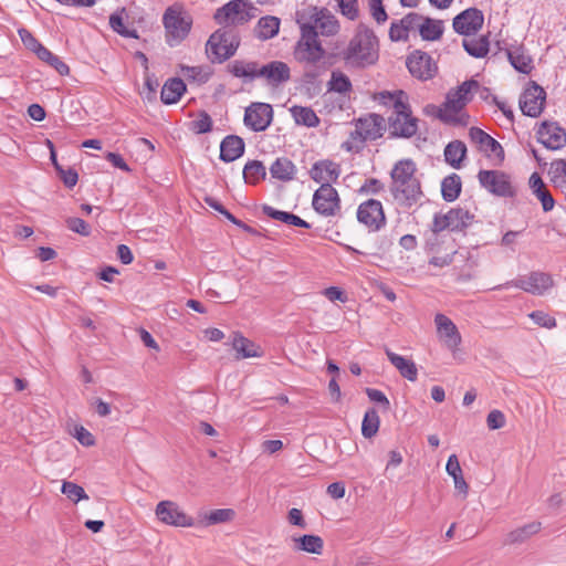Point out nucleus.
<instances>
[{
  "mask_svg": "<svg viewBox=\"0 0 566 566\" xmlns=\"http://www.w3.org/2000/svg\"><path fill=\"white\" fill-rule=\"evenodd\" d=\"M239 44L240 40L233 30L219 29L210 35L206 51L212 61L222 62L235 53Z\"/></svg>",
  "mask_w": 566,
  "mask_h": 566,
  "instance_id": "0eeeda50",
  "label": "nucleus"
},
{
  "mask_svg": "<svg viewBox=\"0 0 566 566\" xmlns=\"http://www.w3.org/2000/svg\"><path fill=\"white\" fill-rule=\"evenodd\" d=\"M465 156L467 146L461 140H452L444 148V159L454 169L461 168Z\"/></svg>",
  "mask_w": 566,
  "mask_h": 566,
  "instance_id": "f704fd0d",
  "label": "nucleus"
},
{
  "mask_svg": "<svg viewBox=\"0 0 566 566\" xmlns=\"http://www.w3.org/2000/svg\"><path fill=\"white\" fill-rule=\"evenodd\" d=\"M258 8L248 0H231L217 9L213 18L220 25H242L256 17Z\"/></svg>",
  "mask_w": 566,
  "mask_h": 566,
  "instance_id": "423d86ee",
  "label": "nucleus"
},
{
  "mask_svg": "<svg viewBox=\"0 0 566 566\" xmlns=\"http://www.w3.org/2000/svg\"><path fill=\"white\" fill-rule=\"evenodd\" d=\"M537 138L552 150L560 149L566 145V132L555 122H543L537 129Z\"/></svg>",
  "mask_w": 566,
  "mask_h": 566,
  "instance_id": "aec40b11",
  "label": "nucleus"
},
{
  "mask_svg": "<svg viewBox=\"0 0 566 566\" xmlns=\"http://www.w3.org/2000/svg\"><path fill=\"white\" fill-rule=\"evenodd\" d=\"M389 38L394 42L406 41L408 39V33L405 31L400 21L391 22Z\"/></svg>",
  "mask_w": 566,
  "mask_h": 566,
  "instance_id": "338daca9",
  "label": "nucleus"
},
{
  "mask_svg": "<svg viewBox=\"0 0 566 566\" xmlns=\"http://www.w3.org/2000/svg\"><path fill=\"white\" fill-rule=\"evenodd\" d=\"M451 231H461L474 221V214L464 208H453L448 211Z\"/></svg>",
  "mask_w": 566,
  "mask_h": 566,
  "instance_id": "ea45409f",
  "label": "nucleus"
},
{
  "mask_svg": "<svg viewBox=\"0 0 566 566\" xmlns=\"http://www.w3.org/2000/svg\"><path fill=\"white\" fill-rule=\"evenodd\" d=\"M528 317L541 327L551 329L556 326V319L543 311H533L528 314Z\"/></svg>",
  "mask_w": 566,
  "mask_h": 566,
  "instance_id": "5fc2aeb1",
  "label": "nucleus"
},
{
  "mask_svg": "<svg viewBox=\"0 0 566 566\" xmlns=\"http://www.w3.org/2000/svg\"><path fill=\"white\" fill-rule=\"evenodd\" d=\"M61 492L74 503H77L82 500H88V495L86 494L85 490L74 482L64 481L62 483Z\"/></svg>",
  "mask_w": 566,
  "mask_h": 566,
  "instance_id": "3c124183",
  "label": "nucleus"
},
{
  "mask_svg": "<svg viewBox=\"0 0 566 566\" xmlns=\"http://www.w3.org/2000/svg\"><path fill=\"white\" fill-rule=\"evenodd\" d=\"M340 166L329 159L318 160L316 161L311 170V178L317 182L323 185L324 182L332 185L335 182L340 175Z\"/></svg>",
  "mask_w": 566,
  "mask_h": 566,
  "instance_id": "b1692460",
  "label": "nucleus"
},
{
  "mask_svg": "<svg viewBox=\"0 0 566 566\" xmlns=\"http://www.w3.org/2000/svg\"><path fill=\"white\" fill-rule=\"evenodd\" d=\"M243 178L247 184L255 185L266 176L265 166L259 160H250L243 168Z\"/></svg>",
  "mask_w": 566,
  "mask_h": 566,
  "instance_id": "a18cd8bd",
  "label": "nucleus"
},
{
  "mask_svg": "<svg viewBox=\"0 0 566 566\" xmlns=\"http://www.w3.org/2000/svg\"><path fill=\"white\" fill-rule=\"evenodd\" d=\"M328 91L346 94L352 91V82L349 77L340 71H333L328 81Z\"/></svg>",
  "mask_w": 566,
  "mask_h": 566,
  "instance_id": "09e8293b",
  "label": "nucleus"
},
{
  "mask_svg": "<svg viewBox=\"0 0 566 566\" xmlns=\"http://www.w3.org/2000/svg\"><path fill=\"white\" fill-rule=\"evenodd\" d=\"M262 211L265 216H268L274 220L281 221L285 224H289V226L306 228V229H308L311 227L308 222H306L298 216L287 212V211L277 210L268 205L263 206Z\"/></svg>",
  "mask_w": 566,
  "mask_h": 566,
  "instance_id": "2f4dec72",
  "label": "nucleus"
},
{
  "mask_svg": "<svg viewBox=\"0 0 566 566\" xmlns=\"http://www.w3.org/2000/svg\"><path fill=\"white\" fill-rule=\"evenodd\" d=\"M296 548L311 554H322L324 542L317 535H303L298 538H295Z\"/></svg>",
  "mask_w": 566,
  "mask_h": 566,
  "instance_id": "49530a36",
  "label": "nucleus"
},
{
  "mask_svg": "<svg viewBox=\"0 0 566 566\" xmlns=\"http://www.w3.org/2000/svg\"><path fill=\"white\" fill-rule=\"evenodd\" d=\"M326 55L318 35L301 33L294 48V57L300 63L316 65Z\"/></svg>",
  "mask_w": 566,
  "mask_h": 566,
  "instance_id": "1a4fd4ad",
  "label": "nucleus"
},
{
  "mask_svg": "<svg viewBox=\"0 0 566 566\" xmlns=\"http://www.w3.org/2000/svg\"><path fill=\"white\" fill-rule=\"evenodd\" d=\"M405 31L409 33V31L418 29L419 24L422 22V15L417 12H410L406 14L402 19L399 20Z\"/></svg>",
  "mask_w": 566,
  "mask_h": 566,
  "instance_id": "052dcab7",
  "label": "nucleus"
},
{
  "mask_svg": "<svg viewBox=\"0 0 566 566\" xmlns=\"http://www.w3.org/2000/svg\"><path fill=\"white\" fill-rule=\"evenodd\" d=\"M232 348L237 352L238 359L261 357L260 346L244 337L241 333H234L232 338Z\"/></svg>",
  "mask_w": 566,
  "mask_h": 566,
  "instance_id": "cd10ccee",
  "label": "nucleus"
},
{
  "mask_svg": "<svg viewBox=\"0 0 566 566\" xmlns=\"http://www.w3.org/2000/svg\"><path fill=\"white\" fill-rule=\"evenodd\" d=\"M532 193L541 201L544 212L552 211L555 207V200L537 172H533L528 179Z\"/></svg>",
  "mask_w": 566,
  "mask_h": 566,
  "instance_id": "393cba45",
  "label": "nucleus"
},
{
  "mask_svg": "<svg viewBox=\"0 0 566 566\" xmlns=\"http://www.w3.org/2000/svg\"><path fill=\"white\" fill-rule=\"evenodd\" d=\"M234 512L230 509H218L207 515L208 524H219L232 520Z\"/></svg>",
  "mask_w": 566,
  "mask_h": 566,
  "instance_id": "6e6d98bb",
  "label": "nucleus"
},
{
  "mask_svg": "<svg viewBox=\"0 0 566 566\" xmlns=\"http://www.w3.org/2000/svg\"><path fill=\"white\" fill-rule=\"evenodd\" d=\"M281 20L274 15L262 17L254 29L255 36L260 40H270L280 31Z\"/></svg>",
  "mask_w": 566,
  "mask_h": 566,
  "instance_id": "c756f323",
  "label": "nucleus"
},
{
  "mask_svg": "<svg viewBox=\"0 0 566 566\" xmlns=\"http://www.w3.org/2000/svg\"><path fill=\"white\" fill-rule=\"evenodd\" d=\"M542 528L541 522H531L521 527L511 531L505 538V544H518L527 541L531 536L537 534Z\"/></svg>",
  "mask_w": 566,
  "mask_h": 566,
  "instance_id": "e433bc0d",
  "label": "nucleus"
},
{
  "mask_svg": "<svg viewBox=\"0 0 566 566\" xmlns=\"http://www.w3.org/2000/svg\"><path fill=\"white\" fill-rule=\"evenodd\" d=\"M474 90H480L478 81L473 78L464 81L457 88L447 93L446 101L440 107L428 105L426 111L429 108L436 109L438 118L443 123L467 125L469 115L463 109L472 101Z\"/></svg>",
  "mask_w": 566,
  "mask_h": 566,
  "instance_id": "7ed1b4c3",
  "label": "nucleus"
},
{
  "mask_svg": "<svg viewBox=\"0 0 566 566\" xmlns=\"http://www.w3.org/2000/svg\"><path fill=\"white\" fill-rule=\"evenodd\" d=\"M155 514L157 518L166 525L175 527H190L193 525V518L187 515L179 505L172 501H160L155 509Z\"/></svg>",
  "mask_w": 566,
  "mask_h": 566,
  "instance_id": "2eb2a0df",
  "label": "nucleus"
},
{
  "mask_svg": "<svg viewBox=\"0 0 566 566\" xmlns=\"http://www.w3.org/2000/svg\"><path fill=\"white\" fill-rule=\"evenodd\" d=\"M38 57L52 66L60 75H67L70 72V67L57 55L53 54L46 48L41 50V53Z\"/></svg>",
  "mask_w": 566,
  "mask_h": 566,
  "instance_id": "8fccbe9b",
  "label": "nucleus"
},
{
  "mask_svg": "<svg viewBox=\"0 0 566 566\" xmlns=\"http://www.w3.org/2000/svg\"><path fill=\"white\" fill-rule=\"evenodd\" d=\"M270 174L273 178L290 181L296 174V167L292 160L286 157L276 158L270 167Z\"/></svg>",
  "mask_w": 566,
  "mask_h": 566,
  "instance_id": "72a5a7b5",
  "label": "nucleus"
},
{
  "mask_svg": "<svg viewBox=\"0 0 566 566\" xmlns=\"http://www.w3.org/2000/svg\"><path fill=\"white\" fill-rule=\"evenodd\" d=\"M389 130L392 136L409 138L418 130V119L411 115L409 104L406 109H397L388 117Z\"/></svg>",
  "mask_w": 566,
  "mask_h": 566,
  "instance_id": "4468645a",
  "label": "nucleus"
},
{
  "mask_svg": "<svg viewBox=\"0 0 566 566\" xmlns=\"http://www.w3.org/2000/svg\"><path fill=\"white\" fill-rule=\"evenodd\" d=\"M244 142L237 135L226 136L220 144V159L231 163L240 158L244 153Z\"/></svg>",
  "mask_w": 566,
  "mask_h": 566,
  "instance_id": "a878e982",
  "label": "nucleus"
},
{
  "mask_svg": "<svg viewBox=\"0 0 566 566\" xmlns=\"http://www.w3.org/2000/svg\"><path fill=\"white\" fill-rule=\"evenodd\" d=\"M259 77L264 78L268 85L277 87L290 80L291 70L282 61H272L260 66Z\"/></svg>",
  "mask_w": 566,
  "mask_h": 566,
  "instance_id": "5701e85b",
  "label": "nucleus"
},
{
  "mask_svg": "<svg viewBox=\"0 0 566 566\" xmlns=\"http://www.w3.org/2000/svg\"><path fill=\"white\" fill-rule=\"evenodd\" d=\"M340 56L347 69L364 70L373 66L379 59L378 38L373 30L359 25Z\"/></svg>",
  "mask_w": 566,
  "mask_h": 566,
  "instance_id": "f257e3e1",
  "label": "nucleus"
},
{
  "mask_svg": "<svg viewBox=\"0 0 566 566\" xmlns=\"http://www.w3.org/2000/svg\"><path fill=\"white\" fill-rule=\"evenodd\" d=\"M73 436L84 447H91V446H94V443H95L94 436L87 429H85L83 426H76L74 428Z\"/></svg>",
  "mask_w": 566,
  "mask_h": 566,
  "instance_id": "e2e57ef3",
  "label": "nucleus"
},
{
  "mask_svg": "<svg viewBox=\"0 0 566 566\" xmlns=\"http://www.w3.org/2000/svg\"><path fill=\"white\" fill-rule=\"evenodd\" d=\"M19 36L25 48L34 52L36 56H39L41 50L45 49L27 29H20Z\"/></svg>",
  "mask_w": 566,
  "mask_h": 566,
  "instance_id": "864d4df0",
  "label": "nucleus"
},
{
  "mask_svg": "<svg viewBox=\"0 0 566 566\" xmlns=\"http://www.w3.org/2000/svg\"><path fill=\"white\" fill-rule=\"evenodd\" d=\"M461 178L457 174H451L447 176L441 182V193L442 198L448 201H454L461 192Z\"/></svg>",
  "mask_w": 566,
  "mask_h": 566,
  "instance_id": "79ce46f5",
  "label": "nucleus"
},
{
  "mask_svg": "<svg viewBox=\"0 0 566 566\" xmlns=\"http://www.w3.org/2000/svg\"><path fill=\"white\" fill-rule=\"evenodd\" d=\"M212 128V119L208 113L201 112L195 120L191 122V129L196 134H206Z\"/></svg>",
  "mask_w": 566,
  "mask_h": 566,
  "instance_id": "603ef678",
  "label": "nucleus"
},
{
  "mask_svg": "<svg viewBox=\"0 0 566 566\" xmlns=\"http://www.w3.org/2000/svg\"><path fill=\"white\" fill-rule=\"evenodd\" d=\"M290 113L297 125L306 127H316L319 124V118L311 107L293 106Z\"/></svg>",
  "mask_w": 566,
  "mask_h": 566,
  "instance_id": "58836bf2",
  "label": "nucleus"
},
{
  "mask_svg": "<svg viewBox=\"0 0 566 566\" xmlns=\"http://www.w3.org/2000/svg\"><path fill=\"white\" fill-rule=\"evenodd\" d=\"M469 137L471 143L478 147L479 151L483 153L488 158H494L499 161H503L504 149L491 135L481 128L471 127L469 129Z\"/></svg>",
  "mask_w": 566,
  "mask_h": 566,
  "instance_id": "f3484780",
  "label": "nucleus"
},
{
  "mask_svg": "<svg viewBox=\"0 0 566 566\" xmlns=\"http://www.w3.org/2000/svg\"><path fill=\"white\" fill-rule=\"evenodd\" d=\"M366 394L371 401L382 405L385 409L389 408L390 402L382 391L375 388H367Z\"/></svg>",
  "mask_w": 566,
  "mask_h": 566,
  "instance_id": "774afa93",
  "label": "nucleus"
},
{
  "mask_svg": "<svg viewBox=\"0 0 566 566\" xmlns=\"http://www.w3.org/2000/svg\"><path fill=\"white\" fill-rule=\"evenodd\" d=\"M357 220L368 228L369 231H379L386 226L382 203L376 199H368L361 202L357 209Z\"/></svg>",
  "mask_w": 566,
  "mask_h": 566,
  "instance_id": "f8f14e48",
  "label": "nucleus"
},
{
  "mask_svg": "<svg viewBox=\"0 0 566 566\" xmlns=\"http://www.w3.org/2000/svg\"><path fill=\"white\" fill-rule=\"evenodd\" d=\"M407 67L410 74L421 81H428L432 78L438 71V66L432 57L421 51L411 53L407 59Z\"/></svg>",
  "mask_w": 566,
  "mask_h": 566,
  "instance_id": "a211bd4d",
  "label": "nucleus"
},
{
  "mask_svg": "<svg viewBox=\"0 0 566 566\" xmlns=\"http://www.w3.org/2000/svg\"><path fill=\"white\" fill-rule=\"evenodd\" d=\"M451 230L449 214L447 213H436L431 224V231L437 234L443 230Z\"/></svg>",
  "mask_w": 566,
  "mask_h": 566,
  "instance_id": "bf43d9fd",
  "label": "nucleus"
},
{
  "mask_svg": "<svg viewBox=\"0 0 566 566\" xmlns=\"http://www.w3.org/2000/svg\"><path fill=\"white\" fill-rule=\"evenodd\" d=\"M336 2L344 17L349 20H356L358 18L357 0H336Z\"/></svg>",
  "mask_w": 566,
  "mask_h": 566,
  "instance_id": "13d9d810",
  "label": "nucleus"
},
{
  "mask_svg": "<svg viewBox=\"0 0 566 566\" xmlns=\"http://www.w3.org/2000/svg\"><path fill=\"white\" fill-rule=\"evenodd\" d=\"M161 21L165 30V41L170 48L178 46L187 39L193 23L190 13L179 2L165 10Z\"/></svg>",
  "mask_w": 566,
  "mask_h": 566,
  "instance_id": "20e7f679",
  "label": "nucleus"
},
{
  "mask_svg": "<svg viewBox=\"0 0 566 566\" xmlns=\"http://www.w3.org/2000/svg\"><path fill=\"white\" fill-rule=\"evenodd\" d=\"M312 206L323 217H335L340 210V198L332 185L324 182L315 190Z\"/></svg>",
  "mask_w": 566,
  "mask_h": 566,
  "instance_id": "9b49d317",
  "label": "nucleus"
},
{
  "mask_svg": "<svg viewBox=\"0 0 566 566\" xmlns=\"http://www.w3.org/2000/svg\"><path fill=\"white\" fill-rule=\"evenodd\" d=\"M375 99L379 104L391 108L392 112L397 109H406V105L408 104V95L401 90L395 92H379L375 96Z\"/></svg>",
  "mask_w": 566,
  "mask_h": 566,
  "instance_id": "7c9ffc66",
  "label": "nucleus"
},
{
  "mask_svg": "<svg viewBox=\"0 0 566 566\" xmlns=\"http://www.w3.org/2000/svg\"><path fill=\"white\" fill-rule=\"evenodd\" d=\"M546 101V93L542 86L532 82L520 96V107L524 115L538 117Z\"/></svg>",
  "mask_w": 566,
  "mask_h": 566,
  "instance_id": "dca6fc26",
  "label": "nucleus"
},
{
  "mask_svg": "<svg viewBox=\"0 0 566 566\" xmlns=\"http://www.w3.org/2000/svg\"><path fill=\"white\" fill-rule=\"evenodd\" d=\"M443 22L427 17H422V22L419 24V34L424 41H437L443 33Z\"/></svg>",
  "mask_w": 566,
  "mask_h": 566,
  "instance_id": "4c0bfd02",
  "label": "nucleus"
},
{
  "mask_svg": "<svg viewBox=\"0 0 566 566\" xmlns=\"http://www.w3.org/2000/svg\"><path fill=\"white\" fill-rule=\"evenodd\" d=\"M259 70L260 66L256 62L234 61L230 66V72L233 76L249 81L259 78Z\"/></svg>",
  "mask_w": 566,
  "mask_h": 566,
  "instance_id": "37998d69",
  "label": "nucleus"
},
{
  "mask_svg": "<svg viewBox=\"0 0 566 566\" xmlns=\"http://www.w3.org/2000/svg\"><path fill=\"white\" fill-rule=\"evenodd\" d=\"M446 470L449 475L453 478L454 488L467 495L468 493V484L462 475V469L460 467L459 460L455 454H451L448 459Z\"/></svg>",
  "mask_w": 566,
  "mask_h": 566,
  "instance_id": "c03bdc74",
  "label": "nucleus"
},
{
  "mask_svg": "<svg viewBox=\"0 0 566 566\" xmlns=\"http://www.w3.org/2000/svg\"><path fill=\"white\" fill-rule=\"evenodd\" d=\"M389 361L395 366L399 374L409 381H416L418 378V369L413 360L398 355L390 349H386Z\"/></svg>",
  "mask_w": 566,
  "mask_h": 566,
  "instance_id": "bb28decb",
  "label": "nucleus"
},
{
  "mask_svg": "<svg viewBox=\"0 0 566 566\" xmlns=\"http://www.w3.org/2000/svg\"><path fill=\"white\" fill-rule=\"evenodd\" d=\"M478 180L482 188L496 197H513L515 188L510 175L502 170H480Z\"/></svg>",
  "mask_w": 566,
  "mask_h": 566,
  "instance_id": "6e6552de",
  "label": "nucleus"
},
{
  "mask_svg": "<svg viewBox=\"0 0 566 566\" xmlns=\"http://www.w3.org/2000/svg\"><path fill=\"white\" fill-rule=\"evenodd\" d=\"M462 45L469 55L481 59L488 55L490 43L488 38L482 35L479 38L464 39Z\"/></svg>",
  "mask_w": 566,
  "mask_h": 566,
  "instance_id": "a19ab883",
  "label": "nucleus"
},
{
  "mask_svg": "<svg viewBox=\"0 0 566 566\" xmlns=\"http://www.w3.org/2000/svg\"><path fill=\"white\" fill-rule=\"evenodd\" d=\"M486 423L492 430L501 429L505 426V416L500 410H492L486 417Z\"/></svg>",
  "mask_w": 566,
  "mask_h": 566,
  "instance_id": "0e129e2a",
  "label": "nucleus"
},
{
  "mask_svg": "<svg viewBox=\"0 0 566 566\" xmlns=\"http://www.w3.org/2000/svg\"><path fill=\"white\" fill-rule=\"evenodd\" d=\"M507 56L511 65L523 74H530L533 70V60L530 54L522 46L514 48L507 51Z\"/></svg>",
  "mask_w": 566,
  "mask_h": 566,
  "instance_id": "473e14b6",
  "label": "nucleus"
},
{
  "mask_svg": "<svg viewBox=\"0 0 566 566\" xmlns=\"http://www.w3.org/2000/svg\"><path fill=\"white\" fill-rule=\"evenodd\" d=\"M380 419L377 410L375 408H370L365 412L363 422H361V434L370 439L379 430Z\"/></svg>",
  "mask_w": 566,
  "mask_h": 566,
  "instance_id": "de8ad7c7",
  "label": "nucleus"
},
{
  "mask_svg": "<svg viewBox=\"0 0 566 566\" xmlns=\"http://www.w3.org/2000/svg\"><path fill=\"white\" fill-rule=\"evenodd\" d=\"M416 165L411 159H402L391 169L390 193L398 206L411 208L422 197L420 181L416 177Z\"/></svg>",
  "mask_w": 566,
  "mask_h": 566,
  "instance_id": "f03ea898",
  "label": "nucleus"
},
{
  "mask_svg": "<svg viewBox=\"0 0 566 566\" xmlns=\"http://www.w3.org/2000/svg\"><path fill=\"white\" fill-rule=\"evenodd\" d=\"M321 19H318V35L322 36H334L339 30L340 25L337 18L326 8H321Z\"/></svg>",
  "mask_w": 566,
  "mask_h": 566,
  "instance_id": "c9c22d12",
  "label": "nucleus"
},
{
  "mask_svg": "<svg viewBox=\"0 0 566 566\" xmlns=\"http://www.w3.org/2000/svg\"><path fill=\"white\" fill-rule=\"evenodd\" d=\"M66 224L70 230L84 237L91 232L90 226L81 218H69Z\"/></svg>",
  "mask_w": 566,
  "mask_h": 566,
  "instance_id": "680f3d73",
  "label": "nucleus"
},
{
  "mask_svg": "<svg viewBox=\"0 0 566 566\" xmlns=\"http://www.w3.org/2000/svg\"><path fill=\"white\" fill-rule=\"evenodd\" d=\"M384 189V185L376 178L367 179L360 187L359 192L366 195H377Z\"/></svg>",
  "mask_w": 566,
  "mask_h": 566,
  "instance_id": "69168bd1",
  "label": "nucleus"
},
{
  "mask_svg": "<svg viewBox=\"0 0 566 566\" xmlns=\"http://www.w3.org/2000/svg\"><path fill=\"white\" fill-rule=\"evenodd\" d=\"M186 92V84L179 77L169 78L163 86L160 99L166 105L177 103Z\"/></svg>",
  "mask_w": 566,
  "mask_h": 566,
  "instance_id": "c85d7f7f",
  "label": "nucleus"
},
{
  "mask_svg": "<svg viewBox=\"0 0 566 566\" xmlns=\"http://www.w3.org/2000/svg\"><path fill=\"white\" fill-rule=\"evenodd\" d=\"M273 120V108L268 103H251L244 111L243 123L252 132H264Z\"/></svg>",
  "mask_w": 566,
  "mask_h": 566,
  "instance_id": "ddd939ff",
  "label": "nucleus"
},
{
  "mask_svg": "<svg viewBox=\"0 0 566 566\" xmlns=\"http://www.w3.org/2000/svg\"><path fill=\"white\" fill-rule=\"evenodd\" d=\"M434 324L440 342L449 350L455 353L462 343V337L457 325L448 316L440 313L434 316Z\"/></svg>",
  "mask_w": 566,
  "mask_h": 566,
  "instance_id": "6ab92c4d",
  "label": "nucleus"
},
{
  "mask_svg": "<svg viewBox=\"0 0 566 566\" xmlns=\"http://www.w3.org/2000/svg\"><path fill=\"white\" fill-rule=\"evenodd\" d=\"M549 175L555 184L566 180V159H556L552 161Z\"/></svg>",
  "mask_w": 566,
  "mask_h": 566,
  "instance_id": "4d7b16f0",
  "label": "nucleus"
},
{
  "mask_svg": "<svg viewBox=\"0 0 566 566\" xmlns=\"http://www.w3.org/2000/svg\"><path fill=\"white\" fill-rule=\"evenodd\" d=\"M385 119L377 114L359 118L348 140L342 147L347 151L358 150L366 140H376L382 136Z\"/></svg>",
  "mask_w": 566,
  "mask_h": 566,
  "instance_id": "39448f33",
  "label": "nucleus"
},
{
  "mask_svg": "<svg viewBox=\"0 0 566 566\" xmlns=\"http://www.w3.org/2000/svg\"><path fill=\"white\" fill-rule=\"evenodd\" d=\"M321 8L303 3L295 11V21L301 33L318 35V19H321Z\"/></svg>",
  "mask_w": 566,
  "mask_h": 566,
  "instance_id": "4be33fe9",
  "label": "nucleus"
},
{
  "mask_svg": "<svg viewBox=\"0 0 566 566\" xmlns=\"http://www.w3.org/2000/svg\"><path fill=\"white\" fill-rule=\"evenodd\" d=\"M504 286L521 289L533 295H544L554 286V280L548 273L533 271L514 281L507 282Z\"/></svg>",
  "mask_w": 566,
  "mask_h": 566,
  "instance_id": "9d476101",
  "label": "nucleus"
},
{
  "mask_svg": "<svg viewBox=\"0 0 566 566\" xmlns=\"http://www.w3.org/2000/svg\"><path fill=\"white\" fill-rule=\"evenodd\" d=\"M484 17L482 11L469 8L453 19V29L462 35L475 34L483 25Z\"/></svg>",
  "mask_w": 566,
  "mask_h": 566,
  "instance_id": "412c9836",
  "label": "nucleus"
}]
</instances>
